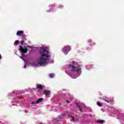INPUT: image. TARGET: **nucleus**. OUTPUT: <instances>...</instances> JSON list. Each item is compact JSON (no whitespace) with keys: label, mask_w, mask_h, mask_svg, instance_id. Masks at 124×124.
<instances>
[{"label":"nucleus","mask_w":124,"mask_h":124,"mask_svg":"<svg viewBox=\"0 0 124 124\" xmlns=\"http://www.w3.org/2000/svg\"><path fill=\"white\" fill-rule=\"evenodd\" d=\"M40 54L41 57L37 60V63L40 65H46L47 64V61L51 58L50 52L46 50L44 47H41L40 50Z\"/></svg>","instance_id":"obj_1"},{"label":"nucleus","mask_w":124,"mask_h":124,"mask_svg":"<svg viewBox=\"0 0 124 124\" xmlns=\"http://www.w3.org/2000/svg\"><path fill=\"white\" fill-rule=\"evenodd\" d=\"M69 68L72 72H76V73H81V69L80 65L76 63L71 64L69 66Z\"/></svg>","instance_id":"obj_2"},{"label":"nucleus","mask_w":124,"mask_h":124,"mask_svg":"<svg viewBox=\"0 0 124 124\" xmlns=\"http://www.w3.org/2000/svg\"><path fill=\"white\" fill-rule=\"evenodd\" d=\"M62 50L65 54H68V51L71 50V47L69 46H64Z\"/></svg>","instance_id":"obj_3"},{"label":"nucleus","mask_w":124,"mask_h":124,"mask_svg":"<svg viewBox=\"0 0 124 124\" xmlns=\"http://www.w3.org/2000/svg\"><path fill=\"white\" fill-rule=\"evenodd\" d=\"M19 51L20 52H21V53H22L23 54H26V53H28V48H25L23 49V46H20L19 47Z\"/></svg>","instance_id":"obj_4"},{"label":"nucleus","mask_w":124,"mask_h":124,"mask_svg":"<svg viewBox=\"0 0 124 124\" xmlns=\"http://www.w3.org/2000/svg\"><path fill=\"white\" fill-rule=\"evenodd\" d=\"M44 94H45V95H49V94H51V91H48V90H44L43 91Z\"/></svg>","instance_id":"obj_5"},{"label":"nucleus","mask_w":124,"mask_h":124,"mask_svg":"<svg viewBox=\"0 0 124 124\" xmlns=\"http://www.w3.org/2000/svg\"><path fill=\"white\" fill-rule=\"evenodd\" d=\"M24 33V31H19L16 32V35L19 36V35H22Z\"/></svg>","instance_id":"obj_6"},{"label":"nucleus","mask_w":124,"mask_h":124,"mask_svg":"<svg viewBox=\"0 0 124 124\" xmlns=\"http://www.w3.org/2000/svg\"><path fill=\"white\" fill-rule=\"evenodd\" d=\"M36 89H38L39 90H43V87H42V85L39 84L36 86Z\"/></svg>","instance_id":"obj_7"},{"label":"nucleus","mask_w":124,"mask_h":124,"mask_svg":"<svg viewBox=\"0 0 124 124\" xmlns=\"http://www.w3.org/2000/svg\"><path fill=\"white\" fill-rule=\"evenodd\" d=\"M41 101H43V98H40L38 100H37L36 104H38V103H40Z\"/></svg>","instance_id":"obj_8"},{"label":"nucleus","mask_w":124,"mask_h":124,"mask_svg":"<svg viewBox=\"0 0 124 124\" xmlns=\"http://www.w3.org/2000/svg\"><path fill=\"white\" fill-rule=\"evenodd\" d=\"M77 104V107L78 108H79V111L80 112H83V110L82 109V108H81L80 106H79V105H78L77 103H76Z\"/></svg>","instance_id":"obj_9"},{"label":"nucleus","mask_w":124,"mask_h":124,"mask_svg":"<svg viewBox=\"0 0 124 124\" xmlns=\"http://www.w3.org/2000/svg\"><path fill=\"white\" fill-rule=\"evenodd\" d=\"M97 124H103V123H105L104 121L103 120H97Z\"/></svg>","instance_id":"obj_10"},{"label":"nucleus","mask_w":124,"mask_h":124,"mask_svg":"<svg viewBox=\"0 0 124 124\" xmlns=\"http://www.w3.org/2000/svg\"><path fill=\"white\" fill-rule=\"evenodd\" d=\"M103 100H104V101H106V102H108V103H109V102H111L112 101L111 100H108L105 99H103Z\"/></svg>","instance_id":"obj_11"},{"label":"nucleus","mask_w":124,"mask_h":124,"mask_svg":"<svg viewBox=\"0 0 124 124\" xmlns=\"http://www.w3.org/2000/svg\"><path fill=\"white\" fill-rule=\"evenodd\" d=\"M49 77L50 78H53L54 76H55V75L54 74H49Z\"/></svg>","instance_id":"obj_12"},{"label":"nucleus","mask_w":124,"mask_h":124,"mask_svg":"<svg viewBox=\"0 0 124 124\" xmlns=\"http://www.w3.org/2000/svg\"><path fill=\"white\" fill-rule=\"evenodd\" d=\"M97 104L98 106H99L100 107H101V106H102V105L101 104V103L100 102L97 103Z\"/></svg>","instance_id":"obj_13"},{"label":"nucleus","mask_w":124,"mask_h":124,"mask_svg":"<svg viewBox=\"0 0 124 124\" xmlns=\"http://www.w3.org/2000/svg\"><path fill=\"white\" fill-rule=\"evenodd\" d=\"M15 44L18 45V44H19V41H18V40L16 41L15 43Z\"/></svg>","instance_id":"obj_14"},{"label":"nucleus","mask_w":124,"mask_h":124,"mask_svg":"<svg viewBox=\"0 0 124 124\" xmlns=\"http://www.w3.org/2000/svg\"><path fill=\"white\" fill-rule=\"evenodd\" d=\"M71 118H72L73 119V121H74V122H76V120H75V119H74V117L72 116H70Z\"/></svg>","instance_id":"obj_15"},{"label":"nucleus","mask_w":124,"mask_h":124,"mask_svg":"<svg viewBox=\"0 0 124 124\" xmlns=\"http://www.w3.org/2000/svg\"><path fill=\"white\" fill-rule=\"evenodd\" d=\"M24 41H22L21 42V45H24Z\"/></svg>","instance_id":"obj_16"},{"label":"nucleus","mask_w":124,"mask_h":124,"mask_svg":"<svg viewBox=\"0 0 124 124\" xmlns=\"http://www.w3.org/2000/svg\"><path fill=\"white\" fill-rule=\"evenodd\" d=\"M36 104V103L34 102H31V104Z\"/></svg>","instance_id":"obj_17"},{"label":"nucleus","mask_w":124,"mask_h":124,"mask_svg":"<svg viewBox=\"0 0 124 124\" xmlns=\"http://www.w3.org/2000/svg\"><path fill=\"white\" fill-rule=\"evenodd\" d=\"M1 58H2L1 55L0 54V61L1 60Z\"/></svg>","instance_id":"obj_18"},{"label":"nucleus","mask_w":124,"mask_h":124,"mask_svg":"<svg viewBox=\"0 0 124 124\" xmlns=\"http://www.w3.org/2000/svg\"><path fill=\"white\" fill-rule=\"evenodd\" d=\"M66 102H67V103H69V102L68 100L66 101Z\"/></svg>","instance_id":"obj_19"},{"label":"nucleus","mask_w":124,"mask_h":124,"mask_svg":"<svg viewBox=\"0 0 124 124\" xmlns=\"http://www.w3.org/2000/svg\"><path fill=\"white\" fill-rule=\"evenodd\" d=\"M60 105H62V104H60Z\"/></svg>","instance_id":"obj_20"}]
</instances>
